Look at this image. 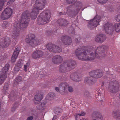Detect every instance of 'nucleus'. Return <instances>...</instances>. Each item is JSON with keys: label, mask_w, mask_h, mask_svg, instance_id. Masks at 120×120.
<instances>
[{"label": "nucleus", "mask_w": 120, "mask_h": 120, "mask_svg": "<svg viewBox=\"0 0 120 120\" xmlns=\"http://www.w3.org/2000/svg\"><path fill=\"white\" fill-rule=\"evenodd\" d=\"M106 47L104 45L98 47L96 50L88 48L84 50L79 48L77 49L75 54L78 58L82 61L93 60L96 58L100 59L104 56V52Z\"/></svg>", "instance_id": "f257e3e1"}, {"label": "nucleus", "mask_w": 120, "mask_h": 120, "mask_svg": "<svg viewBox=\"0 0 120 120\" xmlns=\"http://www.w3.org/2000/svg\"><path fill=\"white\" fill-rule=\"evenodd\" d=\"M29 14L27 12H23L22 15L20 22L16 21L13 24L11 32L12 36L13 39H16L19 36L20 29L23 30L26 28L30 20V17L28 16Z\"/></svg>", "instance_id": "f03ea898"}, {"label": "nucleus", "mask_w": 120, "mask_h": 120, "mask_svg": "<svg viewBox=\"0 0 120 120\" xmlns=\"http://www.w3.org/2000/svg\"><path fill=\"white\" fill-rule=\"evenodd\" d=\"M35 4L33 5V9L30 14V17L32 19H35L39 11L43 9L46 4L45 0H34Z\"/></svg>", "instance_id": "7ed1b4c3"}, {"label": "nucleus", "mask_w": 120, "mask_h": 120, "mask_svg": "<svg viewBox=\"0 0 120 120\" xmlns=\"http://www.w3.org/2000/svg\"><path fill=\"white\" fill-rule=\"evenodd\" d=\"M75 62L73 60H69L64 62L60 66L59 71L60 72H64L73 69L75 68Z\"/></svg>", "instance_id": "20e7f679"}, {"label": "nucleus", "mask_w": 120, "mask_h": 120, "mask_svg": "<svg viewBox=\"0 0 120 120\" xmlns=\"http://www.w3.org/2000/svg\"><path fill=\"white\" fill-rule=\"evenodd\" d=\"M51 14L48 10L45 11L40 14L37 19V23L39 24H43L48 22L50 20Z\"/></svg>", "instance_id": "39448f33"}, {"label": "nucleus", "mask_w": 120, "mask_h": 120, "mask_svg": "<svg viewBox=\"0 0 120 120\" xmlns=\"http://www.w3.org/2000/svg\"><path fill=\"white\" fill-rule=\"evenodd\" d=\"M90 76L85 78V81L90 85L94 84L95 81L93 77L98 78L101 77L103 75V73L101 70H97L91 71L90 73Z\"/></svg>", "instance_id": "423d86ee"}, {"label": "nucleus", "mask_w": 120, "mask_h": 120, "mask_svg": "<svg viewBox=\"0 0 120 120\" xmlns=\"http://www.w3.org/2000/svg\"><path fill=\"white\" fill-rule=\"evenodd\" d=\"M104 30L105 32L107 33H111L113 31L115 30L116 32H120V23H115L113 26L112 24L107 22L103 25Z\"/></svg>", "instance_id": "0eeeda50"}, {"label": "nucleus", "mask_w": 120, "mask_h": 120, "mask_svg": "<svg viewBox=\"0 0 120 120\" xmlns=\"http://www.w3.org/2000/svg\"><path fill=\"white\" fill-rule=\"evenodd\" d=\"M35 35L33 34H30L27 35L25 41L32 46H34L39 45L41 43L40 41L35 38Z\"/></svg>", "instance_id": "6e6552de"}, {"label": "nucleus", "mask_w": 120, "mask_h": 120, "mask_svg": "<svg viewBox=\"0 0 120 120\" xmlns=\"http://www.w3.org/2000/svg\"><path fill=\"white\" fill-rule=\"evenodd\" d=\"M101 16L97 15L88 22V26L91 29H93L99 25L101 21Z\"/></svg>", "instance_id": "1a4fd4ad"}, {"label": "nucleus", "mask_w": 120, "mask_h": 120, "mask_svg": "<svg viewBox=\"0 0 120 120\" xmlns=\"http://www.w3.org/2000/svg\"><path fill=\"white\" fill-rule=\"evenodd\" d=\"M13 13V10L9 8L5 9L2 13L0 18L3 20H6L9 18Z\"/></svg>", "instance_id": "9d476101"}, {"label": "nucleus", "mask_w": 120, "mask_h": 120, "mask_svg": "<svg viewBox=\"0 0 120 120\" xmlns=\"http://www.w3.org/2000/svg\"><path fill=\"white\" fill-rule=\"evenodd\" d=\"M119 87V85L118 82L115 80L110 82L108 89L110 92L114 93L118 90Z\"/></svg>", "instance_id": "9b49d317"}, {"label": "nucleus", "mask_w": 120, "mask_h": 120, "mask_svg": "<svg viewBox=\"0 0 120 120\" xmlns=\"http://www.w3.org/2000/svg\"><path fill=\"white\" fill-rule=\"evenodd\" d=\"M9 67L8 64H6L2 70V74L0 76V84H2L6 79L7 76V74Z\"/></svg>", "instance_id": "f8f14e48"}, {"label": "nucleus", "mask_w": 120, "mask_h": 120, "mask_svg": "<svg viewBox=\"0 0 120 120\" xmlns=\"http://www.w3.org/2000/svg\"><path fill=\"white\" fill-rule=\"evenodd\" d=\"M68 86L67 83H63L60 84L59 88L58 87H56L55 89L57 92L60 93L62 94H64L65 90Z\"/></svg>", "instance_id": "ddd939ff"}, {"label": "nucleus", "mask_w": 120, "mask_h": 120, "mask_svg": "<svg viewBox=\"0 0 120 120\" xmlns=\"http://www.w3.org/2000/svg\"><path fill=\"white\" fill-rule=\"evenodd\" d=\"M48 49L53 52H60L62 51V49L59 47L56 46L54 44H51L49 45V47L47 48Z\"/></svg>", "instance_id": "4468645a"}, {"label": "nucleus", "mask_w": 120, "mask_h": 120, "mask_svg": "<svg viewBox=\"0 0 120 120\" xmlns=\"http://www.w3.org/2000/svg\"><path fill=\"white\" fill-rule=\"evenodd\" d=\"M43 55V52L39 50H36L32 54L31 56L32 58L37 59L42 56Z\"/></svg>", "instance_id": "2eb2a0df"}, {"label": "nucleus", "mask_w": 120, "mask_h": 120, "mask_svg": "<svg viewBox=\"0 0 120 120\" xmlns=\"http://www.w3.org/2000/svg\"><path fill=\"white\" fill-rule=\"evenodd\" d=\"M70 78L72 80L79 81L81 79V76L77 73H74L71 74V75Z\"/></svg>", "instance_id": "dca6fc26"}, {"label": "nucleus", "mask_w": 120, "mask_h": 120, "mask_svg": "<svg viewBox=\"0 0 120 120\" xmlns=\"http://www.w3.org/2000/svg\"><path fill=\"white\" fill-rule=\"evenodd\" d=\"M63 59L61 56L56 55L54 56L52 59V61L54 63L59 64L63 61Z\"/></svg>", "instance_id": "f3484780"}, {"label": "nucleus", "mask_w": 120, "mask_h": 120, "mask_svg": "<svg viewBox=\"0 0 120 120\" xmlns=\"http://www.w3.org/2000/svg\"><path fill=\"white\" fill-rule=\"evenodd\" d=\"M20 50V49L19 47H17L15 49L11 58V61L12 62H14L15 61Z\"/></svg>", "instance_id": "a211bd4d"}, {"label": "nucleus", "mask_w": 120, "mask_h": 120, "mask_svg": "<svg viewBox=\"0 0 120 120\" xmlns=\"http://www.w3.org/2000/svg\"><path fill=\"white\" fill-rule=\"evenodd\" d=\"M9 41L10 40L8 39H1L0 40V45L3 47H6L8 46L10 43Z\"/></svg>", "instance_id": "6ab92c4d"}, {"label": "nucleus", "mask_w": 120, "mask_h": 120, "mask_svg": "<svg viewBox=\"0 0 120 120\" xmlns=\"http://www.w3.org/2000/svg\"><path fill=\"white\" fill-rule=\"evenodd\" d=\"M62 41L66 45H70L72 43L71 39L66 36L62 37Z\"/></svg>", "instance_id": "aec40b11"}, {"label": "nucleus", "mask_w": 120, "mask_h": 120, "mask_svg": "<svg viewBox=\"0 0 120 120\" xmlns=\"http://www.w3.org/2000/svg\"><path fill=\"white\" fill-rule=\"evenodd\" d=\"M42 99V96L40 94H38L36 95L34 99V103L35 104H38Z\"/></svg>", "instance_id": "412c9836"}, {"label": "nucleus", "mask_w": 120, "mask_h": 120, "mask_svg": "<svg viewBox=\"0 0 120 120\" xmlns=\"http://www.w3.org/2000/svg\"><path fill=\"white\" fill-rule=\"evenodd\" d=\"M57 22L59 25L61 26H65L68 24V22L65 19H59L58 20Z\"/></svg>", "instance_id": "4be33fe9"}, {"label": "nucleus", "mask_w": 120, "mask_h": 120, "mask_svg": "<svg viewBox=\"0 0 120 120\" xmlns=\"http://www.w3.org/2000/svg\"><path fill=\"white\" fill-rule=\"evenodd\" d=\"M92 116H94L96 118V119H94L93 120H103V119L102 116L100 114H98V112H94L92 114Z\"/></svg>", "instance_id": "5701e85b"}, {"label": "nucleus", "mask_w": 120, "mask_h": 120, "mask_svg": "<svg viewBox=\"0 0 120 120\" xmlns=\"http://www.w3.org/2000/svg\"><path fill=\"white\" fill-rule=\"evenodd\" d=\"M113 115L117 119H120V110L114 111L112 112Z\"/></svg>", "instance_id": "b1692460"}, {"label": "nucleus", "mask_w": 120, "mask_h": 120, "mask_svg": "<svg viewBox=\"0 0 120 120\" xmlns=\"http://www.w3.org/2000/svg\"><path fill=\"white\" fill-rule=\"evenodd\" d=\"M22 65V63L20 62H19L15 66L14 68V70L16 71H19Z\"/></svg>", "instance_id": "393cba45"}, {"label": "nucleus", "mask_w": 120, "mask_h": 120, "mask_svg": "<svg viewBox=\"0 0 120 120\" xmlns=\"http://www.w3.org/2000/svg\"><path fill=\"white\" fill-rule=\"evenodd\" d=\"M46 103V102L45 100H43L42 101V103L41 104L40 106H39L38 105L37 106V107L38 109H41L42 108L45 107V105Z\"/></svg>", "instance_id": "a878e982"}, {"label": "nucleus", "mask_w": 120, "mask_h": 120, "mask_svg": "<svg viewBox=\"0 0 120 120\" xmlns=\"http://www.w3.org/2000/svg\"><path fill=\"white\" fill-rule=\"evenodd\" d=\"M83 6L82 4L80 2L77 3V6L76 7V9L77 11H78L82 8Z\"/></svg>", "instance_id": "bb28decb"}, {"label": "nucleus", "mask_w": 120, "mask_h": 120, "mask_svg": "<svg viewBox=\"0 0 120 120\" xmlns=\"http://www.w3.org/2000/svg\"><path fill=\"white\" fill-rule=\"evenodd\" d=\"M8 84L7 83H5L3 88V92L4 94H5L6 93V92L8 90Z\"/></svg>", "instance_id": "cd10ccee"}, {"label": "nucleus", "mask_w": 120, "mask_h": 120, "mask_svg": "<svg viewBox=\"0 0 120 120\" xmlns=\"http://www.w3.org/2000/svg\"><path fill=\"white\" fill-rule=\"evenodd\" d=\"M54 111L56 114H58L62 112V110L60 108L56 107L54 109Z\"/></svg>", "instance_id": "c85d7f7f"}, {"label": "nucleus", "mask_w": 120, "mask_h": 120, "mask_svg": "<svg viewBox=\"0 0 120 120\" xmlns=\"http://www.w3.org/2000/svg\"><path fill=\"white\" fill-rule=\"evenodd\" d=\"M100 36H101V37H100L101 42H104L106 39L105 36L103 34H100Z\"/></svg>", "instance_id": "c756f323"}, {"label": "nucleus", "mask_w": 120, "mask_h": 120, "mask_svg": "<svg viewBox=\"0 0 120 120\" xmlns=\"http://www.w3.org/2000/svg\"><path fill=\"white\" fill-rule=\"evenodd\" d=\"M6 0H0V11H1L3 8Z\"/></svg>", "instance_id": "7c9ffc66"}, {"label": "nucleus", "mask_w": 120, "mask_h": 120, "mask_svg": "<svg viewBox=\"0 0 120 120\" xmlns=\"http://www.w3.org/2000/svg\"><path fill=\"white\" fill-rule=\"evenodd\" d=\"M53 95V93H49L46 96V99L47 100H50L51 99Z\"/></svg>", "instance_id": "2f4dec72"}, {"label": "nucleus", "mask_w": 120, "mask_h": 120, "mask_svg": "<svg viewBox=\"0 0 120 120\" xmlns=\"http://www.w3.org/2000/svg\"><path fill=\"white\" fill-rule=\"evenodd\" d=\"M30 64V63L29 62L27 63L26 64L24 65V71L26 72L27 71V68L29 67Z\"/></svg>", "instance_id": "473e14b6"}, {"label": "nucleus", "mask_w": 120, "mask_h": 120, "mask_svg": "<svg viewBox=\"0 0 120 120\" xmlns=\"http://www.w3.org/2000/svg\"><path fill=\"white\" fill-rule=\"evenodd\" d=\"M22 78L21 77H19L15 79V83H18L21 81L22 80Z\"/></svg>", "instance_id": "72a5a7b5"}, {"label": "nucleus", "mask_w": 120, "mask_h": 120, "mask_svg": "<svg viewBox=\"0 0 120 120\" xmlns=\"http://www.w3.org/2000/svg\"><path fill=\"white\" fill-rule=\"evenodd\" d=\"M101 36H100V34H98L97 35L95 39V41L97 42H101V40H100V38Z\"/></svg>", "instance_id": "f704fd0d"}, {"label": "nucleus", "mask_w": 120, "mask_h": 120, "mask_svg": "<svg viewBox=\"0 0 120 120\" xmlns=\"http://www.w3.org/2000/svg\"><path fill=\"white\" fill-rule=\"evenodd\" d=\"M77 1V0H67V2L69 4H73Z\"/></svg>", "instance_id": "c9c22d12"}, {"label": "nucleus", "mask_w": 120, "mask_h": 120, "mask_svg": "<svg viewBox=\"0 0 120 120\" xmlns=\"http://www.w3.org/2000/svg\"><path fill=\"white\" fill-rule=\"evenodd\" d=\"M8 22L6 21H4L2 24V26L3 28L7 27L8 26Z\"/></svg>", "instance_id": "e433bc0d"}, {"label": "nucleus", "mask_w": 120, "mask_h": 120, "mask_svg": "<svg viewBox=\"0 0 120 120\" xmlns=\"http://www.w3.org/2000/svg\"><path fill=\"white\" fill-rule=\"evenodd\" d=\"M97 1L101 4H103L106 3L108 0H97Z\"/></svg>", "instance_id": "4c0bfd02"}, {"label": "nucleus", "mask_w": 120, "mask_h": 120, "mask_svg": "<svg viewBox=\"0 0 120 120\" xmlns=\"http://www.w3.org/2000/svg\"><path fill=\"white\" fill-rule=\"evenodd\" d=\"M115 19L117 21L120 22V14L116 15Z\"/></svg>", "instance_id": "58836bf2"}, {"label": "nucleus", "mask_w": 120, "mask_h": 120, "mask_svg": "<svg viewBox=\"0 0 120 120\" xmlns=\"http://www.w3.org/2000/svg\"><path fill=\"white\" fill-rule=\"evenodd\" d=\"M67 84H68V83ZM68 86L67 88L66 89V90H65V91L67 90V88H68V90L69 92H72L73 91V90L72 87L71 86H69L68 84Z\"/></svg>", "instance_id": "ea45409f"}, {"label": "nucleus", "mask_w": 120, "mask_h": 120, "mask_svg": "<svg viewBox=\"0 0 120 120\" xmlns=\"http://www.w3.org/2000/svg\"><path fill=\"white\" fill-rule=\"evenodd\" d=\"M79 116H84L85 115V113L84 112H81L80 113L78 114Z\"/></svg>", "instance_id": "a19ab883"}, {"label": "nucleus", "mask_w": 120, "mask_h": 120, "mask_svg": "<svg viewBox=\"0 0 120 120\" xmlns=\"http://www.w3.org/2000/svg\"><path fill=\"white\" fill-rule=\"evenodd\" d=\"M15 0H8V4H11Z\"/></svg>", "instance_id": "79ce46f5"}, {"label": "nucleus", "mask_w": 120, "mask_h": 120, "mask_svg": "<svg viewBox=\"0 0 120 120\" xmlns=\"http://www.w3.org/2000/svg\"><path fill=\"white\" fill-rule=\"evenodd\" d=\"M33 119V117L32 116H30L26 120H31Z\"/></svg>", "instance_id": "37998d69"}, {"label": "nucleus", "mask_w": 120, "mask_h": 120, "mask_svg": "<svg viewBox=\"0 0 120 120\" xmlns=\"http://www.w3.org/2000/svg\"><path fill=\"white\" fill-rule=\"evenodd\" d=\"M78 116H79L78 115V114H76L75 115V116L76 120H77V118L78 117Z\"/></svg>", "instance_id": "c03bdc74"}, {"label": "nucleus", "mask_w": 120, "mask_h": 120, "mask_svg": "<svg viewBox=\"0 0 120 120\" xmlns=\"http://www.w3.org/2000/svg\"><path fill=\"white\" fill-rule=\"evenodd\" d=\"M57 118V117L56 116H54L53 118H52V120H55Z\"/></svg>", "instance_id": "a18cd8bd"}, {"label": "nucleus", "mask_w": 120, "mask_h": 120, "mask_svg": "<svg viewBox=\"0 0 120 120\" xmlns=\"http://www.w3.org/2000/svg\"><path fill=\"white\" fill-rule=\"evenodd\" d=\"M89 94L88 92L87 91L86 92H85L84 93V95H87V94Z\"/></svg>", "instance_id": "49530a36"}, {"label": "nucleus", "mask_w": 120, "mask_h": 120, "mask_svg": "<svg viewBox=\"0 0 120 120\" xmlns=\"http://www.w3.org/2000/svg\"><path fill=\"white\" fill-rule=\"evenodd\" d=\"M80 120H88L86 118H84Z\"/></svg>", "instance_id": "de8ad7c7"}, {"label": "nucleus", "mask_w": 120, "mask_h": 120, "mask_svg": "<svg viewBox=\"0 0 120 120\" xmlns=\"http://www.w3.org/2000/svg\"><path fill=\"white\" fill-rule=\"evenodd\" d=\"M64 13H62V12H60V14L61 15H63V14H64Z\"/></svg>", "instance_id": "09e8293b"}, {"label": "nucleus", "mask_w": 120, "mask_h": 120, "mask_svg": "<svg viewBox=\"0 0 120 120\" xmlns=\"http://www.w3.org/2000/svg\"><path fill=\"white\" fill-rule=\"evenodd\" d=\"M119 99H120V93L119 94Z\"/></svg>", "instance_id": "8fccbe9b"}, {"label": "nucleus", "mask_w": 120, "mask_h": 120, "mask_svg": "<svg viewBox=\"0 0 120 120\" xmlns=\"http://www.w3.org/2000/svg\"><path fill=\"white\" fill-rule=\"evenodd\" d=\"M102 91H103V93H102V94L103 95V90H102Z\"/></svg>", "instance_id": "3c124183"}, {"label": "nucleus", "mask_w": 120, "mask_h": 120, "mask_svg": "<svg viewBox=\"0 0 120 120\" xmlns=\"http://www.w3.org/2000/svg\"><path fill=\"white\" fill-rule=\"evenodd\" d=\"M99 94L100 93L99 91Z\"/></svg>", "instance_id": "603ef678"}]
</instances>
